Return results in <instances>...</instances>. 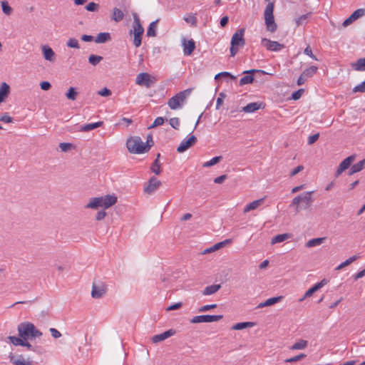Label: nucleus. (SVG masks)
I'll use <instances>...</instances> for the list:
<instances>
[{
	"instance_id": "a19ab883",
	"label": "nucleus",
	"mask_w": 365,
	"mask_h": 365,
	"mask_svg": "<svg viewBox=\"0 0 365 365\" xmlns=\"http://www.w3.org/2000/svg\"><path fill=\"white\" fill-rule=\"evenodd\" d=\"M9 340L11 344H13L14 346H22L24 344V341L21 337H17V336H9L8 337Z\"/></svg>"
},
{
	"instance_id": "6ab92c4d",
	"label": "nucleus",
	"mask_w": 365,
	"mask_h": 365,
	"mask_svg": "<svg viewBox=\"0 0 365 365\" xmlns=\"http://www.w3.org/2000/svg\"><path fill=\"white\" fill-rule=\"evenodd\" d=\"M175 334V331L173 329H169L165 331L163 333L154 335L152 337V341L153 343H158L160 341H164L165 339L173 336Z\"/></svg>"
},
{
	"instance_id": "4be33fe9",
	"label": "nucleus",
	"mask_w": 365,
	"mask_h": 365,
	"mask_svg": "<svg viewBox=\"0 0 365 365\" xmlns=\"http://www.w3.org/2000/svg\"><path fill=\"white\" fill-rule=\"evenodd\" d=\"M231 242H232V240L227 239V240H224L222 242H220L218 243H216L214 245L211 246L210 247L205 249L202 252V254L205 255V254H207V253H210V252H215V251L220 250V248L223 247L225 245L230 243Z\"/></svg>"
},
{
	"instance_id": "a211bd4d",
	"label": "nucleus",
	"mask_w": 365,
	"mask_h": 365,
	"mask_svg": "<svg viewBox=\"0 0 365 365\" xmlns=\"http://www.w3.org/2000/svg\"><path fill=\"white\" fill-rule=\"evenodd\" d=\"M161 185L160 180L155 177H152L149 180L148 185L145 187V192L151 194L153 193Z\"/></svg>"
},
{
	"instance_id": "c9c22d12",
	"label": "nucleus",
	"mask_w": 365,
	"mask_h": 365,
	"mask_svg": "<svg viewBox=\"0 0 365 365\" xmlns=\"http://www.w3.org/2000/svg\"><path fill=\"white\" fill-rule=\"evenodd\" d=\"M158 19L151 22L147 30V36L154 37L156 36V27L158 22Z\"/></svg>"
},
{
	"instance_id": "f03ea898",
	"label": "nucleus",
	"mask_w": 365,
	"mask_h": 365,
	"mask_svg": "<svg viewBox=\"0 0 365 365\" xmlns=\"http://www.w3.org/2000/svg\"><path fill=\"white\" fill-rule=\"evenodd\" d=\"M117 202V197L114 195H104L98 197H93L90 202L86 205V208L97 209L98 207L108 208L115 204Z\"/></svg>"
},
{
	"instance_id": "338daca9",
	"label": "nucleus",
	"mask_w": 365,
	"mask_h": 365,
	"mask_svg": "<svg viewBox=\"0 0 365 365\" xmlns=\"http://www.w3.org/2000/svg\"><path fill=\"white\" fill-rule=\"evenodd\" d=\"M303 93H304V89H299L298 91H295L292 93V98L294 100H298L301 97V96Z\"/></svg>"
},
{
	"instance_id": "5fc2aeb1",
	"label": "nucleus",
	"mask_w": 365,
	"mask_h": 365,
	"mask_svg": "<svg viewBox=\"0 0 365 365\" xmlns=\"http://www.w3.org/2000/svg\"><path fill=\"white\" fill-rule=\"evenodd\" d=\"M354 169L358 172H360L361 170H362L364 167H365V158L360 160L359 162H358L356 164H354L352 165Z\"/></svg>"
},
{
	"instance_id": "58836bf2",
	"label": "nucleus",
	"mask_w": 365,
	"mask_h": 365,
	"mask_svg": "<svg viewBox=\"0 0 365 365\" xmlns=\"http://www.w3.org/2000/svg\"><path fill=\"white\" fill-rule=\"evenodd\" d=\"M307 341L301 339L299 341L294 343L292 346L291 349L292 350H299V349H304L305 347H307Z\"/></svg>"
},
{
	"instance_id": "5701e85b",
	"label": "nucleus",
	"mask_w": 365,
	"mask_h": 365,
	"mask_svg": "<svg viewBox=\"0 0 365 365\" xmlns=\"http://www.w3.org/2000/svg\"><path fill=\"white\" fill-rule=\"evenodd\" d=\"M262 106V103L258 102H253L248 103L247 106L242 108L241 111L245 113H253L260 109Z\"/></svg>"
},
{
	"instance_id": "8fccbe9b",
	"label": "nucleus",
	"mask_w": 365,
	"mask_h": 365,
	"mask_svg": "<svg viewBox=\"0 0 365 365\" xmlns=\"http://www.w3.org/2000/svg\"><path fill=\"white\" fill-rule=\"evenodd\" d=\"M99 9V4L95 2H90L86 6V9L88 11H97Z\"/></svg>"
},
{
	"instance_id": "2eb2a0df",
	"label": "nucleus",
	"mask_w": 365,
	"mask_h": 365,
	"mask_svg": "<svg viewBox=\"0 0 365 365\" xmlns=\"http://www.w3.org/2000/svg\"><path fill=\"white\" fill-rule=\"evenodd\" d=\"M365 15V9H359L354 11L342 24L344 27H346L351 24L359 18Z\"/></svg>"
},
{
	"instance_id": "ddd939ff",
	"label": "nucleus",
	"mask_w": 365,
	"mask_h": 365,
	"mask_svg": "<svg viewBox=\"0 0 365 365\" xmlns=\"http://www.w3.org/2000/svg\"><path fill=\"white\" fill-rule=\"evenodd\" d=\"M197 142V138L194 135H189L187 138L183 139L180 145L177 148L178 153H183L188 148L193 146Z\"/></svg>"
},
{
	"instance_id": "f3484780",
	"label": "nucleus",
	"mask_w": 365,
	"mask_h": 365,
	"mask_svg": "<svg viewBox=\"0 0 365 365\" xmlns=\"http://www.w3.org/2000/svg\"><path fill=\"white\" fill-rule=\"evenodd\" d=\"M327 283L328 280L326 279H323L321 282L315 284L313 287H312L305 292L304 297L302 299H300V301H302L304 298L311 297L314 292L320 289Z\"/></svg>"
},
{
	"instance_id": "680f3d73",
	"label": "nucleus",
	"mask_w": 365,
	"mask_h": 365,
	"mask_svg": "<svg viewBox=\"0 0 365 365\" xmlns=\"http://www.w3.org/2000/svg\"><path fill=\"white\" fill-rule=\"evenodd\" d=\"M303 170H304L303 165H298L293 170H292L290 172L289 176L293 177V176L296 175L297 173H299V172L302 171Z\"/></svg>"
},
{
	"instance_id": "393cba45",
	"label": "nucleus",
	"mask_w": 365,
	"mask_h": 365,
	"mask_svg": "<svg viewBox=\"0 0 365 365\" xmlns=\"http://www.w3.org/2000/svg\"><path fill=\"white\" fill-rule=\"evenodd\" d=\"M264 202V198H261L257 200H254L252 202L247 205L244 208V213H247L251 210H254L259 207Z\"/></svg>"
},
{
	"instance_id": "2f4dec72",
	"label": "nucleus",
	"mask_w": 365,
	"mask_h": 365,
	"mask_svg": "<svg viewBox=\"0 0 365 365\" xmlns=\"http://www.w3.org/2000/svg\"><path fill=\"white\" fill-rule=\"evenodd\" d=\"M123 18H124L123 12L118 8H115V7L113 8L112 16H111L112 20H113L116 22H119V21H122L123 19Z\"/></svg>"
},
{
	"instance_id": "bb28decb",
	"label": "nucleus",
	"mask_w": 365,
	"mask_h": 365,
	"mask_svg": "<svg viewBox=\"0 0 365 365\" xmlns=\"http://www.w3.org/2000/svg\"><path fill=\"white\" fill-rule=\"evenodd\" d=\"M282 296L269 298L265 302L259 303L257 306V308H263L264 307L273 305V304L280 302L282 300Z\"/></svg>"
},
{
	"instance_id": "c85d7f7f",
	"label": "nucleus",
	"mask_w": 365,
	"mask_h": 365,
	"mask_svg": "<svg viewBox=\"0 0 365 365\" xmlns=\"http://www.w3.org/2000/svg\"><path fill=\"white\" fill-rule=\"evenodd\" d=\"M220 288V284H212L207 286L203 289L202 294L205 296L213 294L216 293Z\"/></svg>"
},
{
	"instance_id": "4d7b16f0",
	"label": "nucleus",
	"mask_w": 365,
	"mask_h": 365,
	"mask_svg": "<svg viewBox=\"0 0 365 365\" xmlns=\"http://www.w3.org/2000/svg\"><path fill=\"white\" fill-rule=\"evenodd\" d=\"M304 53L306 54L307 56L311 57L312 59H314L315 61H318L317 57L313 54L312 51V49H311L309 46H307L305 48V49L304 51Z\"/></svg>"
},
{
	"instance_id": "3c124183",
	"label": "nucleus",
	"mask_w": 365,
	"mask_h": 365,
	"mask_svg": "<svg viewBox=\"0 0 365 365\" xmlns=\"http://www.w3.org/2000/svg\"><path fill=\"white\" fill-rule=\"evenodd\" d=\"M365 93V81L353 88V93Z\"/></svg>"
},
{
	"instance_id": "0eeeda50",
	"label": "nucleus",
	"mask_w": 365,
	"mask_h": 365,
	"mask_svg": "<svg viewBox=\"0 0 365 365\" xmlns=\"http://www.w3.org/2000/svg\"><path fill=\"white\" fill-rule=\"evenodd\" d=\"M274 4V2H269L264 11V24L267 31L274 33L277 31V25L274 21L273 14Z\"/></svg>"
},
{
	"instance_id": "6e6552de",
	"label": "nucleus",
	"mask_w": 365,
	"mask_h": 365,
	"mask_svg": "<svg viewBox=\"0 0 365 365\" xmlns=\"http://www.w3.org/2000/svg\"><path fill=\"white\" fill-rule=\"evenodd\" d=\"M144 32V29L142 26L138 16L134 15V21L133 25V30H130V34H133L134 39L133 43L136 48L141 45L142 35Z\"/></svg>"
},
{
	"instance_id": "9d476101",
	"label": "nucleus",
	"mask_w": 365,
	"mask_h": 365,
	"mask_svg": "<svg viewBox=\"0 0 365 365\" xmlns=\"http://www.w3.org/2000/svg\"><path fill=\"white\" fill-rule=\"evenodd\" d=\"M107 291V287L102 282H93L92 286L91 296L93 298L99 299L103 297Z\"/></svg>"
},
{
	"instance_id": "b1692460",
	"label": "nucleus",
	"mask_w": 365,
	"mask_h": 365,
	"mask_svg": "<svg viewBox=\"0 0 365 365\" xmlns=\"http://www.w3.org/2000/svg\"><path fill=\"white\" fill-rule=\"evenodd\" d=\"M9 86L5 82L1 83L0 86V103L6 100L9 94Z\"/></svg>"
},
{
	"instance_id": "dca6fc26",
	"label": "nucleus",
	"mask_w": 365,
	"mask_h": 365,
	"mask_svg": "<svg viewBox=\"0 0 365 365\" xmlns=\"http://www.w3.org/2000/svg\"><path fill=\"white\" fill-rule=\"evenodd\" d=\"M256 72H262L263 73H265V72L262 70L251 69V70L245 71L243 72V73H247L248 75H246L240 78V86H244L246 84L252 83L254 81V77H253V76L250 75V74H252V73H254Z\"/></svg>"
},
{
	"instance_id": "a878e982",
	"label": "nucleus",
	"mask_w": 365,
	"mask_h": 365,
	"mask_svg": "<svg viewBox=\"0 0 365 365\" xmlns=\"http://www.w3.org/2000/svg\"><path fill=\"white\" fill-rule=\"evenodd\" d=\"M183 46L184 53L187 56L190 55L195 48V43L192 39H190L187 41H185Z\"/></svg>"
},
{
	"instance_id": "aec40b11",
	"label": "nucleus",
	"mask_w": 365,
	"mask_h": 365,
	"mask_svg": "<svg viewBox=\"0 0 365 365\" xmlns=\"http://www.w3.org/2000/svg\"><path fill=\"white\" fill-rule=\"evenodd\" d=\"M41 51L43 55V58L46 61H54L55 53L53 49L47 45H44L41 47Z\"/></svg>"
},
{
	"instance_id": "a18cd8bd",
	"label": "nucleus",
	"mask_w": 365,
	"mask_h": 365,
	"mask_svg": "<svg viewBox=\"0 0 365 365\" xmlns=\"http://www.w3.org/2000/svg\"><path fill=\"white\" fill-rule=\"evenodd\" d=\"M66 46L73 48H80L78 41L74 38H70L66 43Z\"/></svg>"
},
{
	"instance_id": "de8ad7c7",
	"label": "nucleus",
	"mask_w": 365,
	"mask_h": 365,
	"mask_svg": "<svg viewBox=\"0 0 365 365\" xmlns=\"http://www.w3.org/2000/svg\"><path fill=\"white\" fill-rule=\"evenodd\" d=\"M309 15H310V14H304V15L300 16L297 19H296L295 22H296L297 26H299L302 25L304 23H305Z\"/></svg>"
},
{
	"instance_id": "9b49d317",
	"label": "nucleus",
	"mask_w": 365,
	"mask_h": 365,
	"mask_svg": "<svg viewBox=\"0 0 365 365\" xmlns=\"http://www.w3.org/2000/svg\"><path fill=\"white\" fill-rule=\"evenodd\" d=\"M261 43L267 50L270 51L277 52L284 48V44L279 43L277 41H271L266 38H262Z\"/></svg>"
},
{
	"instance_id": "0e129e2a",
	"label": "nucleus",
	"mask_w": 365,
	"mask_h": 365,
	"mask_svg": "<svg viewBox=\"0 0 365 365\" xmlns=\"http://www.w3.org/2000/svg\"><path fill=\"white\" fill-rule=\"evenodd\" d=\"M98 93L101 96H109L111 95V91L107 88H104L102 90L99 91Z\"/></svg>"
},
{
	"instance_id": "7c9ffc66",
	"label": "nucleus",
	"mask_w": 365,
	"mask_h": 365,
	"mask_svg": "<svg viewBox=\"0 0 365 365\" xmlns=\"http://www.w3.org/2000/svg\"><path fill=\"white\" fill-rule=\"evenodd\" d=\"M110 40V35L109 33L103 32L99 33L95 38V42L96 43H103L108 41Z\"/></svg>"
},
{
	"instance_id": "f8f14e48",
	"label": "nucleus",
	"mask_w": 365,
	"mask_h": 365,
	"mask_svg": "<svg viewBox=\"0 0 365 365\" xmlns=\"http://www.w3.org/2000/svg\"><path fill=\"white\" fill-rule=\"evenodd\" d=\"M155 82L152 79V77L148 73H140L137 75L135 78V83L139 86H145L147 88H150L151 85Z\"/></svg>"
},
{
	"instance_id": "774afa93",
	"label": "nucleus",
	"mask_w": 365,
	"mask_h": 365,
	"mask_svg": "<svg viewBox=\"0 0 365 365\" xmlns=\"http://www.w3.org/2000/svg\"><path fill=\"white\" fill-rule=\"evenodd\" d=\"M41 88L43 91H48L51 87V85L48 81H43L40 83Z\"/></svg>"
},
{
	"instance_id": "49530a36",
	"label": "nucleus",
	"mask_w": 365,
	"mask_h": 365,
	"mask_svg": "<svg viewBox=\"0 0 365 365\" xmlns=\"http://www.w3.org/2000/svg\"><path fill=\"white\" fill-rule=\"evenodd\" d=\"M184 20L192 26H196L197 24V18L195 14H190L187 16L184 17Z\"/></svg>"
},
{
	"instance_id": "864d4df0",
	"label": "nucleus",
	"mask_w": 365,
	"mask_h": 365,
	"mask_svg": "<svg viewBox=\"0 0 365 365\" xmlns=\"http://www.w3.org/2000/svg\"><path fill=\"white\" fill-rule=\"evenodd\" d=\"M305 356H306L305 354H299L297 356H293V357H291V358H289V359H286L285 362H287V363L296 362V361H298L304 359Z\"/></svg>"
},
{
	"instance_id": "603ef678",
	"label": "nucleus",
	"mask_w": 365,
	"mask_h": 365,
	"mask_svg": "<svg viewBox=\"0 0 365 365\" xmlns=\"http://www.w3.org/2000/svg\"><path fill=\"white\" fill-rule=\"evenodd\" d=\"M1 7L3 12L6 15H9L12 11L11 7L9 5V4L6 1L1 2Z\"/></svg>"
},
{
	"instance_id": "13d9d810",
	"label": "nucleus",
	"mask_w": 365,
	"mask_h": 365,
	"mask_svg": "<svg viewBox=\"0 0 365 365\" xmlns=\"http://www.w3.org/2000/svg\"><path fill=\"white\" fill-rule=\"evenodd\" d=\"M59 147L62 151L67 152L71 148L72 144L69 143H61Z\"/></svg>"
},
{
	"instance_id": "c756f323",
	"label": "nucleus",
	"mask_w": 365,
	"mask_h": 365,
	"mask_svg": "<svg viewBox=\"0 0 365 365\" xmlns=\"http://www.w3.org/2000/svg\"><path fill=\"white\" fill-rule=\"evenodd\" d=\"M326 240V237H318L309 240L306 242L305 246L308 248L319 246L322 244Z\"/></svg>"
},
{
	"instance_id": "ea45409f",
	"label": "nucleus",
	"mask_w": 365,
	"mask_h": 365,
	"mask_svg": "<svg viewBox=\"0 0 365 365\" xmlns=\"http://www.w3.org/2000/svg\"><path fill=\"white\" fill-rule=\"evenodd\" d=\"M103 60V57L97 55H91L88 58V62L93 65L96 66Z\"/></svg>"
},
{
	"instance_id": "052dcab7",
	"label": "nucleus",
	"mask_w": 365,
	"mask_h": 365,
	"mask_svg": "<svg viewBox=\"0 0 365 365\" xmlns=\"http://www.w3.org/2000/svg\"><path fill=\"white\" fill-rule=\"evenodd\" d=\"M319 133H316L314 135H310L308 138V144L312 145L319 139Z\"/></svg>"
},
{
	"instance_id": "423d86ee",
	"label": "nucleus",
	"mask_w": 365,
	"mask_h": 365,
	"mask_svg": "<svg viewBox=\"0 0 365 365\" xmlns=\"http://www.w3.org/2000/svg\"><path fill=\"white\" fill-rule=\"evenodd\" d=\"M313 192H305L295 197L292 202V205H296V211L299 212L301 209L309 208L313 202L312 194Z\"/></svg>"
},
{
	"instance_id": "6e6d98bb",
	"label": "nucleus",
	"mask_w": 365,
	"mask_h": 365,
	"mask_svg": "<svg viewBox=\"0 0 365 365\" xmlns=\"http://www.w3.org/2000/svg\"><path fill=\"white\" fill-rule=\"evenodd\" d=\"M216 307H217L216 304H207V305H204V306L201 307L200 308H199L198 312H205L209 311L212 309H215Z\"/></svg>"
},
{
	"instance_id": "c03bdc74",
	"label": "nucleus",
	"mask_w": 365,
	"mask_h": 365,
	"mask_svg": "<svg viewBox=\"0 0 365 365\" xmlns=\"http://www.w3.org/2000/svg\"><path fill=\"white\" fill-rule=\"evenodd\" d=\"M78 93L76 91V89L73 87H71L68 92L66 93V96L68 99L74 101L76 98Z\"/></svg>"
},
{
	"instance_id": "09e8293b",
	"label": "nucleus",
	"mask_w": 365,
	"mask_h": 365,
	"mask_svg": "<svg viewBox=\"0 0 365 365\" xmlns=\"http://www.w3.org/2000/svg\"><path fill=\"white\" fill-rule=\"evenodd\" d=\"M169 123L172 128L178 130L180 127V119L178 118H172L169 120Z\"/></svg>"
},
{
	"instance_id": "cd10ccee",
	"label": "nucleus",
	"mask_w": 365,
	"mask_h": 365,
	"mask_svg": "<svg viewBox=\"0 0 365 365\" xmlns=\"http://www.w3.org/2000/svg\"><path fill=\"white\" fill-rule=\"evenodd\" d=\"M103 124V121H98L96 123L86 124L81 127L80 131L88 132L90 130H92L93 129L101 127Z\"/></svg>"
},
{
	"instance_id": "e433bc0d",
	"label": "nucleus",
	"mask_w": 365,
	"mask_h": 365,
	"mask_svg": "<svg viewBox=\"0 0 365 365\" xmlns=\"http://www.w3.org/2000/svg\"><path fill=\"white\" fill-rule=\"evenodd\" d=\"M289 237H290V235L287 233L277 235L272 239L271 243L272 245H274L276 243H279V242H284V240L289 239Z\"/></svg>"
},
{
	"instance_id": "1a4fd4ad",
	"label": "nucleus",
	"mask_w": 365,
	"mask_h": 365,
	"mask_svg": "<svg viewBox=\"0 0 365 365\" xmlns=\"http://www.w3.org/2000/svg\"><path fill=\"white\" fill-rule=\"evenodd\" d=\"M223 318L222 315H199L195 316L190 319V322L192 324L197 323H210L213 322H217Z\"/></svg>"
},
{
	"instance_id": "7ed1b4c3",
	"label": "nucleus",
	"mask_w": 365,
	"mask_h": 365,
	"mask_svg": "<svg viewBox=\"0 0 365 365\" xmlns=\"http://www.w3.org/2000/svg\"><path fill=\"white\" fill-rule=\"evenodd\" d=\"M126 146L130 153L141 154L147 153L152 145H145L140 137L133 136L127 140Z\"/></svg>"
},
{
	"instance_id": "20e7f679",
	"label": "nucleus",
	"mask_w": 365,
	"mask_h": 365,
	"mask_svg": "<svg viewBox=\"0 0 365 365\" xmlns=\"http://www.w3.org/2000/svg\"><path fill=\"white\" fill-rule=\"evenodd\" d=\"M245 29L244 28L238 29L232 36L231 47L230 49V56L234 57L238 52L239 48H242L245 44L244 38Z\"/></svg>"
},
{
	"instance_id": "4c0bfd02",
	"label": "nucleus",
	"mask_w": 365,
	"mask_h": 365,
	"mask_svg": "<svg viewBox=\"0 0 365 365\" xmlns=\"http://www.w3.org/2000/svg\"><path fill=\"white\" fill-rule=\"evenodd\" d=\"M359 257L356 256V255H354L351 257H349V259H347L346 260H345L344 262H343L342 263H341L336 268V270H339V269H343L344 267L349 265L350 264H351L353 262H354Z\"/></svg>"
},
{
	"instance_id": "bf43d9fd",
	"label": "nucleus",
	"mask_w": 365,
	"mask_h": 365,
	"mask_svg": "<svg viewBox=\"0 0 365 365\" xmlns=\"http://www.w3.org/2000/svg\"><path fill=\"white\" fill-rule=\"evenodd\" d=\"M164 123V118L163 117H158L155 119L153 125L150 128H154L158 125H161Z\"/></svg>"
},
{
	"instance_id": "473e14b6",
	"label": "nucleus",
	"mask_w": 365,
	"mask_h": 365,
	"mask_svg": "<svg viewBox=\"0 0 365 365\" xmlns=\"http://www.w3.org/2000/svg\"><path fill=\"white\" fill-rule=\"evenodd\" d=\"M352 68L355 71H365V58L358 59L354 63L352 64Z\"/></svg>"
},
{
	"instance_id": "f257e3e1",
	"label": "nucleus",
	"mask_w": 365,
	"mask_h": 365,
	"mask_svg": "<svg viewBox=\"0 0 365 365\" xmlns=\"http://www.w3.org/2000/svg\"><path fill=\"white\" fill-rule=\"evenodd\" d=\"M17 330L19 336L25 341L39 338L42 336V332L36 329L32 323L28 322L19 324Z\"/></svg>"
},
{
	"instance_id": "f704fd0d",
	"label": "nucleus",
	"mask_w": 365,
	"mask_h": 365,
	"mask_svg": "<svg viewBox=\"0 0 365 365\" xmlns=\"http://www.w3.org/2000/svg\"><path fill=\"white\" fill-rule=\"evenodd\" d=\"M318 71V67L315 66H312L309 68L305 69L303 72V77L310 78L312 77L314 74L317 73Z\"/></svg>"
},
{
	"instance_id": "39448f33",
	"label": "nucleus",
	"mask_w": 365,
	"mask_h": 365,
	"mask_svg": "<svg viewBox=\"0 0 365 365\" xmlns=\"http://www.w3.org/2000/svg\"><path fill=\"white\" fill-rule=\"evenodd\" d=\"M191 91V88H187L170 98L168 101L169 108L172 110H178L182 108Z\"/></svg>"
},
{
	"instance_id": "37998d69",
	"label": "nucleus",
	"mask_w": 365,
	"mask_h": 365,
	"mask_svg": "<svg viewBox=\"0 0 365 365\" xmlns=\"http://www.w3.org/2000/svg\"><path fill=\"white\" fill-rule=\"evenodd\" d=\"M221 159H222V156H217V157L212 158L210 160L205 162L202 166L204 168L211 167V166L217 164V163H219Z\"/></svg>"
},
{
	"instance_id": "79ce46f5",
	"label": "nucleus",
	"mask_w": 365,
	"mask_h": 365,
	"mask_svg": "<svg viewBox=\"0 0 365 365\" xmlns=\"http://www.w3.org/2000/svg\"><path fill=\"white\" fill-rule=\"evenodd\" d=\"M150 168H151V170L155 175H159L160 173V172H161L160 165L159 160L155 159V161L152 163V165H151Z\"/></svg>"
},
{
	"instance_id": "69168bd1",
	"label": "nucleus",
	"mask_w": 365,
	"mask_h": 365,
	"mask_svg": "<svg viewBox=\"0 0 365 365\" xmlns=\"http://www.w3.org/2000/svg\"><path fill=\"white\" fill-rule=\"evenodd\" d=\"M0 120L4 123H11L13 121V118L7 113H5L4 115L0 117Z\"/></svg>"
},
{
	"instance_id": "4468645a",
	"label": "nucleus",
	"mask_w": 365,
	"mask_h": 365,
	"mask_svg": "<svg viewBox=\"0 0 365 365\" xmlns=\"http://www.w3.org/2000/svg\"><path fill=\"white\" fill-rule=\"evenodd\" d=\"M356 156L354 155H351L346 158H345L339 165L336 173L335 177H339L344 170L348 169L351 163L354 161Z\"/></svg>"
},
{
	"instance_id": "72a5a7b5",
	"label": "nucleus",
	"mask_w": 365,
	"mask_h": 365,
	"mask_svg": "<svg viewBox=\"0 0 365 365\" xmlns=\"http://www.w3.org/2000/svg\"><path fill=\"white\" fill-rule=\"evenodd\" d=\"M255 325V323L253 322H240L235 324L232 327V329L233 330H242L247 328L252 327Z\"/></svg>"
},
{
	"instance_id": "e2e57ef3",
	"label": "nucleus",
	"mask_w": 365,
	"mask_h": 365,
	"mask_svg": "<svg viewBox=\"0 0 365 365\" xmlns=\"http://www.w3.org/2000/svg\"><path fill=\"white\" fill-rule=\"evenodd\" d=\"M49 331L54 339H58L61 336V334L55 328H51Z\"/></svg>"
},
{
	"instance_id": "412c9836",
	"label": "nucleus",
	"mask_w": 365,
	"mask_h": 365,
	"mask_svg": "<svg viewBox=\"0 0 365 365\" xmlns=\"http://www.w3.org/2000/svg\"><path fill=\"white\" fill-rule=\"evenodd\" d=\"M9 359L12 364H14V365H34L32 361L25 360L22 355L15 356L11 354L9 356Z\"/></svg>"
}]
</instances>
